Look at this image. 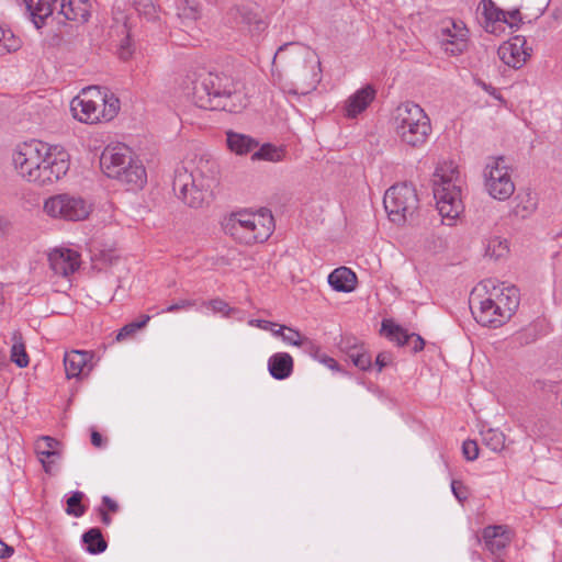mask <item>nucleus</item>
<instances>
[{"instance_id":"nucleus-63","label":"nucleus","mask_w":562,"mask_h":562,"mask_svg":"<svg viewBox=\"0 0 562 562\" xmlns=\"http://www.w3.org/2000/svg\"><path fill=\"white\" fill-rule=\"evenodd\" d=\"M92 89L97 90V91H98V93H99V94H101L98 88H91V87H88V90H89V91H91Z\"/></svg>"},{"instance_id":"nucleus-26","label":"nucleus","mask_w":562,"mask_h":562,"mask_svg":"<svg viewBox=\"0 0 562 562\" xmlns=\"http://www.w3.org/2000/svg\"><path fill=\"white\" fill-rule=\"evenodd\" d=\"M497 299V303L503 307V314H505V317L508 319L519 306V289L515 285L505 286L502 289Z\"/></svg>"},{"instance_id":"nucleus-19","label":"nucleus","mask_w":562,"mask_h":562,"mask_svg":"<svg viewBox=\"0 0 562 562\" xmlns=\"http://www.w3.org/2000/svg\"><path fill=\"white\" fill-rule=\"evenodd\" d=\"M70 110L75 119L82 123L93 124L100 121L97 103L86 97H76L70 103Z\"/></svg>"},{"instance_id":"nucleus-25","label":"nucleus","mask_w":562,"mask_h":562,"mask_svg":"<svg viewBox=\"0 0 562 562\" xmlns=\"http://www.w3.org/2000/svg\"><path fill=\"white\" fill-rule=\"evenodd\" d=\"M381 333L385 335L387 339L396 342L398 347H403L411 344L412 333L403 328L401 325L395 324L392 319H383L381 324Z\"/></svg>"},{"instance_id":"nucleus-57","label":"nucleus","mask_w":562,"mask_h":562,"mask_svg":"<svg viewBox=\"0 0 562 562\" xmlns=\"http://www.w3.org/2000/svg\"><path fill=\"white\" fill-rule=\"evenodd\" d=\"M14 553V549L11 546H8L5 542L0 540V559L9 558Z\"/></svg>"},{"instance_id":"nucleus-32","label":"nucleus","mask_w":562,"mask_h":562,"mask_svg":"<svg viewBox=\"0 0 562 562\" xmlns=\"http://www.w3.org/2000/svg\"><path fill=\"white\" fill-rule=\"evenodd\" d=\"M483 445L494 452H499L505 447V435L497 429H487L481 432Z\"/></svg>"},{"instance_id":"nucleus-42","label":"nucleus","mask_w":562,"mask_h":562,"mask_svg":"<svg viewBox=\"0 0 562 562\" xmlns=\"http://www.w3.org/2000/svg\"><path fill=\"white\" fill-rule=\"evenodd\" d=\"M539 336L538 325H529L528 327L521 329L514 336L515 342L520 346L529 345L537 340Z\"/></svg>"},{"instance_id":"nucleus-1","label":"nucleus","mask_w":562,"mask_h":562,"mask_svg":"<svg viewBox=\"0 0 562 562\" xmlns=\"http://www.w3.org/2000/svg\"><path fill=\"white\" fill-rule=\"evenodd\" d=\"M271 75L281 86H291L290 91L308 92L321 81V61L310 46L300 42L282 44L273 55Z\"/></svg>"},{"instance_id":"nucleus-10","label":"nucleus","mask_w":562,"mask_h":562,"mask_svg":"<svg viewBox=\"0 0 562 562\" xmlns=\"http://www.w3.org/2000/svg\"><path fill=\"white\" fill-rule=\"evenodd\" d=\"M418 196L412 183L403 182L389 188L383 198L384 209L393 223L403 224L418 209Z\"/></svg>"},{"instance_id":"nucleus-60","label":"nucleus","mask_w":562,"mask_h":562,"mask_svg":"<svg viewBox=\"0 0 562 562\" xmlns=\"http://www.w3.org/2000/svg\"><path fill=\"white\" fill-rule=\"evenodd\" d=\"M483 89L488 92L491 95L495 97L498 100H502V95L497 92V89L492 87L491 85H487L485 82H482Z\"/></svg>"},{"instance_id":"nucleus-2","label":"nucleus","mask_w":562,"mask_h":562,"mask_svg":"<svg viewBox=\"0 0 562 562\" xmlns=\"http://www.w3.org/2000/svg\"><path fill=\"white\" fill-rule=\"evenodd\" d=\"M184 83L187 94L192 102L205 110L235 111L232 102L237 91V82L227 74L201 71L199 74L188 75Z\"/></svg>"},{"instance_id":"nucleus-44","label":"nucleus","mask_w":562,"mask_h":562,"mask_svg":"<svg viewBox=\"0 0 562 562\" xmlns=\"http://www.w3.org/2000/svg\"><path fill=\"white\" fill-rule=\"evenodd\" d=\"M480 448L474 440H465L462 445V453L468 461H474L477 459Z\"/></svg>"},{"instance_id":"nucleus-9","label":"nucleus","mask_w":562,"mask_h":562,"mask_svg":"<svg viewBox=\"0 0 562 562\" xmlns=\"http://www.w3.org/2000/svg\"><path fill=\"white\" fill-rule=\"evenodd\" d=\"M394 124L397 135L402 138L411 135L415 140H425L431 132L430 119L418 104L411 101L396 108Z\"/></svg>"},{"instance_id":"nucleus-55","label":"nucleus","mask_w":562,"mask_h":562,"mask_svg":"<svg viewBox=\"0 0 562 562\" xmlns=\"http://www.w3.org/2000/svg\"><path fill=\"white\" fill-rule=\"evenodd\" d=\"M506 19L514 24V26H518V23L522 22V18L520 11L518 9L506 12Z\"/></svg>"},{"instance_id":"nucleus-50","label":"nucleus","mask_w":562,"mask_h":562,"mask_svg":"<svg viewBox=\"0 0 562 562\" xmlns=\"http://www.w3.org/2000/svg\"><path fill=\"white\" fill-rule=\"evenodd\" d=\"M409 345H412V351L414 353H417L425 348L426 342L420 335L412 333V339Z\"/></svg>"},{"instance_id":"nucleus-64","label":"nucleus","mask_w":562,"mask_h":562,"mask_svg":"<svg viewBox=\"0 0 562 562\" xmlns=\"http://www.w3.org/2000/svg\"><path fill=\"white\" fill-rule=\"evenodd\" d=\"M209 3H214L216 2L217 0H206Z\"/></svg>"},{"instance_id":"nucleus-59","label":"nucleus","mask_w":562,"mask_h":562,"mask_svg":"<svg viewBox=\"0 0 562 562\" xmlns=\"http://www.w3.org/2000/svg\"><path fill=\"white\" fill-rule=\"evenodd\" d=\"M98 513L103 525L109 526L112 522V518L109 515V512H106L103 507H99Z\"/></svg>"},{"instance_id":"nucleus-48","label":"nucleus","mask_w":562,"mask_h":562,"mask_svg":"<svg viewBox=\"0 0 562 562\" xmlns=\"http://www.w3.org/2000/svg\"><path fill=\"white\" fill-rule=\"evenodd\" d=\"M209 306L212 308L214 313H222L227 315L231 312V307L228 304L221 300V299H214L209 302Z\"/></svg>"},{"instance_id":"nucleus-20","label":"nucleus","mask_w":562,"mask_h":562,"mask_svg":"<svg viewBox=\"0 0 562 562\" xmlns=\"http://www.w3.org/2000/svg\"><path fill=\"white\" fill-rule=\"evenodd\" d=\"M375 97V89L367 85L366 87L353 93L346 102V115L348 117H356L359 113L363 112Z\"/></svg>"},{"instance_id":"nucleus-24","label":"nucleus","mask_w":562,"mask_h":562,"mask_svg":"<svg viewBox=\"0 0 562 562\" xmlns=\"http://www.w3.org/2000/svg\"><path fill=\"white\" fill-rule=\"evenodd\" d=\"M485 187L490 195L499 201L509 199L515 191V184L510 176L486 180Z\"/></svg>"},{"instance_id":"nucleus-56","label":"nucleus","mask_w":562,"mask_h":562,"mask_svg":"<svg viewBox=\"0 0 562 562\" xmlns=\"http://www.w3.org/2000/svg\"><path fill=\"white\" fill-rule=\"evenodd\" d=\"M250 324L255 325L261 329H265V330H272V327H274L277 325V324H274L270 321H266V319H252V321H250Z\"/></svg>"},{"instance_id":"nucleus-11","label":"nucleus","mask_w":562,"mask_h":562,"mask_svg":"<svg viewBox=\"0 0 562 562\" xmlns=\"http://www.w3.org/2000/svg\"><path fill=\"white\" fill-rule=\"evenodd\" d=\"M44 211L52 217L77 222L88 217L91 205L81 196L63 193L47 199Z\"/></svg>"},{"instance_id":"nucleus-61","label":"nucleus","mask_w":562,"mask_h":562,"mask_svg":"<svg viewBox=\"0 0 562 562\" xmlns=\"http://www.w3.org/2000/svg\"><path fill=\"white\" fill-rule=\"evenodd\" d=\"M286 329H288V326L281 325L279 329H273L272 328L271 331L273 333L274 336H278V337L282 338V334H285L284 330H286Z\"/></svg>"},{"instance_id":"nucleus-31","label":"nucleus","mask_w":562,"mask_h":562,"mask_svg":"<svg viewBox=\"0 0 562 562\" xmlns=\"http://www.w3.org/2000/svg\"><path fill=\"white\" fill-rule=\"evenodd\" d=\"M13 345L11 347V361L19 368H25L29 366L30 359L25 350L22 335L15 331L12 337Z\"/></svg>"},{"instance_id":"nucleus-12","label":"nucleus","mask_w":562,"mask_h":562,"mask_svg":"<svg viewBox=\"0 0 562 562\" xmlns=\"http://www.w3.org/2000/svg\"><path fill=\"white\" fill-rule=\"evenodd\" d=\"M224 24L232 29H247L250 33L260 34L267 27V23L249 5L236 4L231 7L224 18Z\"/></svg>"},{"instance_id":"nucleus-46","label":"nucleus","mask_w":562,"mask_h":562,"mask_svg":"<svg viewBox=\"0 0 562 562\" xmlns=\"http://www.w3.org/2000/svg\"><path fill=\"white\" fill-rule=\"evenodd\" d=\"M394 363V356L391 351H381L375 358L374 366L381 372L384 368Z\"/></svg>"},{"instance_id":"nucleus-52","label":"nucleus","mask_w":562,"mask_h":562,"mask_svg":"<svg viewBox=\"0 0 562 562\" xmlns=\"http://www.w3.org/2000/svg\"><path fill=\"white\" fill-rule=\"evenodd\" d=\"M106 512L110 513H117L119 512V504L112 499L110 496H103L102 497V506Z\"/></svg>"},{"instance_id":"nucleus-22","label":"nucleus","mask_w":562,"mask_h":562,"mask_svg":"<svg viewBox=\"0 0 562 562\" xmlns=\"http://www.w3.org/2000/svg\"><path fill=\"white\" fill-rule=\"evenodd\" d=\"M328 283L337 292H351L356 288L357 276L351 269L339 267L329 273Z\"/></svg>"},{"instance_id":"nucleus-30","label":"nucleus","mask_w":562,"mask_h":562,"mask_svg":"<svg viewBox=\"0 0 562 562\" xmlns=\"http://www.w3.org/2000/svg\"><path fill=\"white\" fill-rule=\"evenodd\" d=\"M505 162L506 158L504 156L490 157L484 169L485 181L510 176L508 166Z\"/></svg>"},{"instance_id":"nucleus-29","label":"nucleus","mask_w":562,"mask_h":562,"mask_svg":"<svg viewBox=\"0 0 562 562\" xmlns=\"http://www.w3.org/2000/svg\"><path fill=\"white\" fill-rule=\"evenodd\" d=\"M285 156L283 146H276L273 143H262L260 148L252 155V160L280 161Z\"/></svg>"},{"instance_id":"nucleus-8","label":"nucleus","mask_w":562,"mask_h":562,"mask_svg":"<svg viewBox=\"0 0 562 562\" xmlns=\"http://www.w3.org/2000/svg\"><path fill=\"white\" fill-rule=\"evenodd\" d=\"M37 145L43 146L44 149L38 156V166H34L32 176L27 180L40 186L59 180L69 170V154L59 143H37Z\"/></svg>"},{"instance_id":"nucleus-17","label":"nucleus","mask_w":562,"mask_h":562,"mask_svg":"<svg viewBox=\"0 0 562 562\" xmlns=\"http://www.w3.org/2000/svg\"><path fill=\"white\" fill-rule=\"evenodd\" d=\"M52 270L61 277H68L79 268V255L71 249H55L48 255Z\"/></svg>"},{"instance_id":"nucleus-6","label":"nucleus","mask_w":562,"mask_h":562,"mask_svg":"<svg viewBox=\"0 0 562 562\" xmlns=\"http://www.w3.org/2000/svg\"><path fill=\"white\" fill-rule=\"evenodd\" d=\"M458 166L452 161L436 168L432 179V191L437 209L442 217L454 220L463 212Z\"/></svg>"},{"instance_id":"nucleus-47","label":"nucleus","mask_w":562,"mask_h":562,"mask_svg":"<svg viewBox=\"0 0 562 562\" xmlns=\"http://www.w3.org/2000/svg\"><path fill=\"white\" fill-rule=\"evenodd\" d=\"M451 491L460 503H463L469 497L468 487L461 481L453 480L451 482Z\"/></svg>"},{"instance_id":"nucleus-7","label":"nucleus","mask_w":562,"mask_h":562,"mask_svg":"<svg viewBox=\"0 0 562 562\" xmlns=\"http://www.w3.org/2000/svg\"><path fill=\"white\" fill-rule=\"evenodd\" d=\"M36 29L59 8V13L69 21L87 22L90 12L88 0H23Z\"/></svg>"},{"instance_id":"nucleus-39","label":"nucleus","mask_w":562,"mask_h":562,"mask_svg":"<svg viewBox=\"0 0 562 562\" xmlns=\"http://www.w3.org/2000/svg\"><path fill=\"white\" fill-rule=\"evenodd\" d=\"M149 319H150L149 315H142L139 321H134V322L126 324L119 330V333L116 335V340L121 341V340L126 339L127 337L133 336L137 330L144 328L147 325V323L149 322Z\"/></svg>"},{"instance_id":"nucleus-34","label":"nucleus","mask_w":562,"mask_h":562,"mask_svg":"<svg viewBox=\"0 0 562 562\" xmlns=\"http://www.w3.org/2000/svg\"><path fill=\"white\" fill-rule=\"evenodd\" d=\"M59 445V441L49 436L41 437L35 445V450L38 456L45 458H53L59 456V452L55 449Z\"/></svg>"},{"instance_id":"nucleus-45","label":"nucleus","mask_w":562,"mask_h":562,"mask_svg":"<svg viewBox=\"0 0 562 562\" xmlns=\"http://www.w3.org/2000/svg\"><path fill=\"white\" fill-rule=\"evenodd\" d=\"M228 149L236 155L243 156L257 147L260 143H226Z\"/></svg>"},{"instance_id":"nucleus-13","label":"nucleus","mask_w":562,"mask_h":562,"mask_svg":"<svg viewBox=\"0 0 562 562\" xmlns=\"http://www.w3.org/2000/svg\"><path fill=\"white\" fill-rule=\"evenodd\" d=\"M497 53L504 64L519 69L530 57L531 48L526 47L525 36L517 35L501 45Z\"/></svg>"},{"instance_id":"nucleus-21","label":"nucleus","mask_w":562,"mask_h":562,"mask_svg":"<svg viewBox=\"0 0 562 562\" xmlns=\"http://www.w3.org/2000/svg\"><path fill=\"white\" fill-rule=\"evenodd\" d=\"M294 369V360L288 352H276L268 359V371L276 380H285Z\"/></svg>"},{"instance_id":"nucleus-51","label":"nucleus","mask_w":562,"mask_h":562,"mask_svg":"<svg viewBox=\"0 0 562 562\" xmlns=\"http://www.w3.org/2000/svg\"><path fill=\"white\" fill-rule=\"evenodd\" d=\"M314 358L318 359L322 363H324L331 370H339L338 362L329 356L321 355V351L318 353H316V357H314Z\"/></svg>"},{"instance_id":"nucleus-58","label":"nucleus","mask_w":562,"mask_h":562,"mask_svg":"<svg viewBox=\"0 0 562 562\" xmlns=\"http://www.w3.org/2000/svg\"><path fill=\"white\" fill-rule=\"evenodd\" d=\"M91 443L95 447V448H102L103 447V437L102 435L97 431V430H92L91 431Z\"/></svg>"},{"instance_id":"nucleus-40","label":"nucleus","mask_w":562,"mask_h":562,"mask_svg":"<svg viewBox=\"0 0 562 562\" xmlns=\"http://www.w3.org/2000/svg\"><path fill=\"white\" fill-rule=\"evenodd\" d=\"M508 251V246L506 240H501L499 238H493L488 241L485 248V256H488L494 259H499L504 257Z\"/></svg>"},{"instance_id":"nucleus-37","label":"nucleus","mask_w":562,"mask_h":562,"mask_svg":"<svg viewBox=\"0 0 562 562\" xmlns=\"http://www.w3.org/2000/svg\"><path fill=\"white\" fill-rule=\"evenodd\" d=\"M348 358L360 370L367 371L372 368L371 356L368 352L363 351L361 348H358L356 346L351 347L350 350L348 351Z\"/></svg>"},{"instance_id":"nucleus-49","label":"nucleus","mask_w":562,"mask_h":562,"mask_svg":"<svg viewBox=\"0 0 562 562\" xmlns=\"http://www.w3.org/2000/svg\"><path fill=\"white\" fill-rule=\"evenodd\" d=\"M194 304H195V302L191 301V300H180L179 302L167 306L161 312H166V313L178 312L180 310L190 308V307L194 306Z\"/></svg>"},{"instance_id":"nucleus-36","label":"nucleus","mask_w":562,"mask_h":562,"mask_svg":"<svg viewBox=\"0 0 562 562\" xmlns=\"http://www.w3.org/2000/svg\"><path fill=\"white\" fill-rule=\"evenodd\" d=\"M85 498V494L80 491H75L70 494V496L67 498V507L66 513L68 515L75 516V517H81L87 508L85 505H82V499Z\"/></svg>"},{"instance_id":"nucleus-41","label":"nucleus","mask_w":562,"mask_h":562,"mask_svg":"<svg viewBox=\"0 0 562 562\" xmlns=\"http://www.w3.org/2000/svg\"><path fill=\"white\" fill-rule=\"evenodd\" d=\"M101 101L103 102L104 109L101 112V116L105 121H111L119 112L120 101L114 95L108 98V94L101 97Z\"/></svg>"},{"instance_id":"nucleus-5","label":"nucleus","mask_w":562,"mask_h":562,"mask_svg":"<svg viewBox=\"0 0 562 562\" xmlns=\"http://www.w3.org/2000/svg\"><path fill=\"white\" fill-rule=\"evenodd\" d=\"M204 162L206 166L210 165L207 171L213 172V169L216 167V162L211 159L204 160V157L200 158L196 166L200 171L199 177L189 172L184 166L177 167L175 170L172 190L184 204L192 209L203 207L205 204H209L212 198L210 186L211 179L203 177Z\"/></svg>"},{"instance_id":"nucleus-23","label":"nucleus","mask_w":562,"mask_h":562,"mask_svg":"<svg viewBox=\"0 0 562 562\" xmlns=\"http://www.w3.org/2000/svg\"><path fill=\"white\" fill-rule=\"evenodd\" d=\"M90 358L91 356L88 351L71 350L66 352L64 357V364L67 378L71 379L79 376L83 372V369Z\"/></svg>"},{"instance_id":"nucleus-33","label":"nucleus","mask_w":562,"mask_h":562,"mask_svg":"<svg viewBox=\"0 0 562 562\" xmlns=\"http://www.w3.org/2000/svg\"><path fill=\"white\" fill-rule=\"evenodd\" d=\"M177 10L181 19L195 21L201 16V5L196 0H180Z\"/></svg>"},{"instance_id":"nucleus-54","label":"nucleus","mask_w":562,"mask_h":562,"mask_svg":"<svg viewBox=\"0 0 562 562\" xmlns=\"http://www.w3.org/2000/svg\"><path fill=\"white\" fill-rule=\"evenodd\" d=\"M226 140H241V142H245V140H256L255 138L248 136V135H245V134H239V133H236L232 130H228L226 131Z\"/></svg>"},{"instance_id":"nucleus-28","label":"nucleus","mask_w":562,"mask_h":562,"mask_svg":"<svg viewBox=\"0 0 562 562\" xmlns=\"http://www.w3.org/2000/svg\"><path fill=\"white\" fill-rule=\"evenodd\" d=\"M288 333L282 334V340L289 345L303 347L304 351L312 357H316L319 347L315 345L308 337L302 335L299 330L288 327Z\"/></svg>"},{"instance_id":"nucleus-38","label":"nucleus","mask_w":562,"mask_h":562,"mask_svg":"<svg viewBox=\"0 0 562 562\" xmlns=\"http://www.w3.org/2000/svg\"><path fill=\"white\" fill-rule=\"evenodd\" d=\"M133 5L138 14L147 21H156L158 19V9L153 0H133Z\"/></svg>"},{"instance_id":"nucleus-3","label":"nucleus","mask_w":562,"mask_h":562,"mask_svg":"<svg viewBox=\"0 0 562 562\" xmlns=\"http://www.w3.org/2000/svg\"><path fill=\"white\" fill-rule=\"evenodd\" d=\"M100 167L109 178L140 189L147 181L146 169L126 143H109L100 156Z\"/></svg>"},{"instance_id":"nucleus-4","label":"nucleus","mask_w":562,"mask_h":562,"mask_svg":"<svg viewBox=\"0 0 562 562\" xmlns=\"http://www.w3.org/2000/svg\"><path fill=\"white\" fill-rule=\"evenodd\" d=\"M223 229L237 241L245 245L266 241L274 229L271 212L261 209L258 213L246 210L229 214L223 223Z\"/></svg>"},{"instance_id":"nucleus-18","label":"nucleus","mask_w":562,"mask_h":562,"mask_svg":"<svg viewBox=\"0 0 562 562\" xmlns=\"http://www.w3.org/2000/svg\"><path fill=\"white\" fill-rule=\"evenodd\" d=\"M479 9L482 10V25L486 32L491 34H497V31H503V26L497 23L507 24L509 27H514V24L506 19V12L496 7L493 0H482Z\"/></svg>"},{"instance_id":"nucleus-27","label":"nucleus","mask_w":562,"mask_h":562,"mask_svg":"<svg viewBox=\"0 0 562 562\" xmlns=\"http://www.w3.org/2000/svg\"><path fill=\"white\" fill-rule=\"evenodd\" d=\"M86 550L90 554H100L108 548V542L104 539L102 531L98 527H93L83 532L81 537Z\"/></svg>"},{"instance_id":"nucleus-15","label":"nucleus","mask_w":562,"mask_h":562,"mask_svg":"<svg viewBox=\"0 0 562 562\" xmlns=\"http://www.w3.org/2000/svg\"><path fill=\"white\" fill-rule=\"evenodd\" d=\"M471 313L475 321L482 326L498 327L507 319L503 314V307L492 299H485L479 302V306H474L471 302Z\"/></svg>"},{"instance_id":"nucleus-35","label":"nucleus","mask_w":562,"mask_h":562,"mask_svg":"<svg viewBox=\"0 0 562 562\" xmlns=\"http://www.w3.org/2000/svg\"><path fill=\"white\" fill-rule=\"evenodd\" d=\"M443 33H447L450 38L446 40V52L450 53L453 56L460 55L468 47V42L464 38V34H460L459 36L452 34L450 30H442Z\"/></svg>"},{"instance_id":"nucleus-53","label":"nucleus","mask_w":562,"mask_h":562,"mask_svg":"<svg viewBox=\"0 0 562 562\" xmlns=\"http://www.w3.org/2000/svg\"><path fill=\"white\" fill-rule=\"evenodd\" d=\"M132 55V50L130 48V37L127 36L120 46V58L123 60H127Z\"/></svg>"},{"instance_id":"nucleus-14","label":"nucleus","mask_w":562,"mask_h":562,"mask_svg":"<svg viewBox=\"0 0 562 562\" xmlns=\"http://www.w3.org/2000/svg\"><path fill=\"white\" fill-rule=\"evenodd\" d=\"M37 143H21L18 150L12 155V161L18 172L29 178L32 176L34 166H38V156L43 153V146L36 145Z\"/></svg>"},{"instance_id":"nucleus-62","label":"nucleus","mask_w":562,"mask_h":562,"mask_svg":"<svg viewBox=\"0 0 562 562\" xmlns=\"http://www.w3.org/2000/svg\"><path fill=\"white\" fill-rule=\"evenodd\" d=\"M41 462H42V464H43L44 470H45L46 472H48V463H47V462H45L43 459H41Z\"/></svg>"},{"instance_id":"nucleus-16","label":"nucleus","mask_w":562,"mask_h":562,"mask_svg":"<svg viewBox=\"0 0 562 562\" xmlns=\"http://www.w3.org/2000/svg\"><path fill=\"white\" fill-rule=\"evenodd\" d=\"M485 548L494 555L495 562L502 560L503 552L510 542L509 531L504 526H487L483 530Z\"/></svg>"},{"instance_id":"nucleus-43","label":"nucleus","mask_w":562,"mask_h":562,"mask_svg":"<svg viewBox=\"0 0 562 562\" xmlns=\"http://www.w3.org/2000/svg\"><path fill=\"white\" fill-rule=\"evenodd\" d=\"M3 42L0 44V55L5 53L15 52L20 48L21 42L14 36L10 30H5Z\"/></svg>"}]
</instances>
